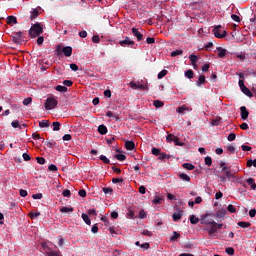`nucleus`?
Listing matches in <instances>:
<instances>
[{
	"mask_svg": "<svg viewBox=\"0 0 256 256\" xmlns=\"http://www.w3.org/2000/svg\"><path fill=\"white\" fill-rule=\"evenodd\" d=\"M43 34V27L40 23L33 24L32 27H30L29 30V36L33 39L40 37V35Z\"/></svg>",
	"mask_w": 256,
	"mask_h": 256,
	"instance_id": "f257e3e1",
	"label": "nucleus"
},
{
	"mask_svg": "<svg viewBox=\"0 0 256 256\" xmlns=\"http://www.w3.org/2000/svg\"><path fill=\"white\" fill-rule=\"evenodd\" d=\"M62 54L65 57H71V55H72V47L71 46H66L64 48H61L60 45L56 46V50H55L56 57H60Z\"/></svg>",
	"mask_w": 256,
	"mask_h": 256,
	"instance_id": "f03ea898",
	"label": "nucleus"
},
{
	"mask_svg": "<svg viewBox=\"0 0 256 256\" xmlns=\"http://www.w3.org/2000/svg\"><path fill=\"white\" fill-rule=\"evenodd\" d=\"M214 217H215L214 214H204L203 216H201L200 224L201 225H212V224L216 223L214 221Z\"/></svg>",
	"mask_w": 256,
	"mask_h": 256,
	"instance_id": "7ed1b4c3",
	"label": "nucleus"
},
{
	"mask_svg": "<svg viewBox=\"0 0 256 256\" xmlns=\"http://www.w3.org/2000/svg\"><path fill=\"white\" fill-rule=\"evenodd\" d=\"M58 105V101L54 97H49L46 99V103H44V108L46 111H51L56 108Z\"/></svg>",
	"mask_w": 256,
	"mask_h": 256,
	"instance_id": "20e7f679",
	"label": "nucleus"
},
{
	"mask_svg": "<svg viewBox=\"0 0 256 256\" xmlns=\"http://www.w3.org/2000/svg\"><path fill=\"white\" fill-rule=\"evenodd\" d=\"M118 44L123 48H133L135 46V42L129 36L124 37V40H120Z\"/></svg>",
	"mask_w": 256,
	"mask_h": 256,
	"instance_id": "39448f33",
	"label": "nucleus"
},
{
	"mask_svg": "<svg viewBox=\"0 0 256 256\" xmlns=\"http://www.w3.org/2000/svg\"><path fill=\"white\" fill-rule=\"evenodd\" d=\"M221 26H215V28L212 30V33H214L215 38L217 39H223L226 37L227 32L226 31H221Z\"/></svg>",
	"mask_w": 256,
	"mask_h": 256,
	"instance_id": "423d86ee",
	"label": "nucleus"
},
{
	"mask_svg": "<svg viewBox=\"0 0 256 256\" xmlns=\"http://www.w3.org/2000/svg\"><path fill=\"white\" fill-rule=\"evenodd\" d=\"M204 231L207 232V234H209L210 236L214 235L215 233H217L218 229L216 226L214 225H207V227L204 229Z\"/></svg>",
	"mask_w": 256,
	"mask_h": 256,
	"instance_id": "0eeeda50",
	"label": "nucleus"
},
{
	"mask_svg": "<svg viewBox=\"0 0 256 256\" xmlns=\"http://www.w3.org/2000/svg\"><path fill=\"white\" fill-rule=\"evenodd\" d=\"M240 115H241V120H247L249 117V112L246 109L245 106L240 107Z\"/></svg>",
	"mask_w": 256,
	"mask_h": 256,
	"instance_id": "6e6552de",
	"label": "nucleus"
},
{
	"mask_svg": "<svg viewBox=\"0 0 256 256\" xmlns=\"http://www.w3.org/2000/svg\"><path fill=\"white\" fill-rule=\"evenodd\" d=\"M21 37H23V32L18 31V32L14 33L13 39H12L13 43L20 44Z\"/></svg>",
	"mask_w": 256,
	"mask_h": 256,
	"instance_id": "1a4fd4ad",
	"label": "nucleus"
},
{
	"mask_svg": "<svg viewBox=\"0 0 256 256\" xmlns=\"http://www.w3.org/2000/svg\"><path fill=\"white\" fill-rule=\"evenodd\" d=\"M181 216H183V210L178 209L177 212H174V214H172V219L174 220V222H178L181 220Z\"/></svg>",
	"mask_w": 256,
	"mask_h": 256,
	"instance_id": "9d476101",
	"label": "nucleus"
},
{
	"mask_svg": "<svg viewBox=\"0 0 256 256\" xmlns=\"http://www.w3.org/2000/svg\"><path fill=\"white\" fill-rule=\"evenodd\" d=\"M42 143H44L45 146H47V148H55L57 146V142H55L54 140H41Z\"/></svg>",
	"mask_w": 256,
	"mask_h": 256,
	"instance_id": "9b49d317",
	"label": "nucleus"
},
{
	"mask_svg": "<svg viewBox=\"0 0 256 256\" xmlns=\"http://www.w3.org/2000/svg\"><path fill=\"white\" fill-rule=\"evenodd\" d=\"M132 35H134V37H137L138 42L143 40V35L140 33V31L137 30L136 27L132 28Z\"/></svg>",
	"mask_w": 256,
	"mask_h": 256,
	"instance_id": "f8f14e48",
	"label": "nucleus"
},
{
	"mask_svg": "<svg viewBox=\"0 0 256 256\" xmlns=\"http://www.w3.org/2000/svg\"><path fill=\"white\" fill-rule=\"evenodd\" d=\"M221 173H223V175H221V177H226L228 178V180L234 179L235 176L234 174L231 173V170H221Z\"/></svg>",
	"mask_w": 256,
	"mask_h": 256,
	"instance_id": "ddd939ff",
	"label": "nucleus"
},
{
	"mask_svg": "<svg viewBox=\"0 0 256 256\" xmlns=\"http://www.w3.org/2000/svg\"><path fill=\"white\" fill-rule=\"evenodd\" d=\"M124 147L127 151H132L135 149V143L133 141H126L124 142Z\"/></svg>",
	"mask_w": 256,
	"mask_h": 256,
	"instance_id": "4468645a",
	"label": "nucleus"
},
{
	"mask_svg": "<svg viewBox=\"0 0 256 256\" xmlns=\"http://www.w3.org/2000/svg\"><path fill=\"white\" fill-rule=\"evenodd\" d=\"M217 51H218V58L225 59L227 51L224 48H221V47H218Z\"/></svg>",
	"mask_w": 256,
	"mask_h": 256,
	"instance_id": "2eb2a0df",
	"label": "nucleus"
},
{
	"mask_svg": "<svg viewBox=\"0 0 256 256\" xmlns=\"http://www.w3.org/2000/svg\"><path fill=\"white\" fill-rule=\"evenodd\" d=\"M189 60H190V64L192 66H194V68H196V64H197V61H198L197 55H194V54L189 55Z\"/></svg>",
	"mask_w": 256,
	"mask_h": 256,
	"instance_id": "dca6fc26",
	"label": "nucleus"
},
{
	"mask_svg": "<svg viewBox=\"0 0 256 256\" xmlns=\"http://www.w3.org/2000/svg\"><path fill=\"white\" fill-rule=\"evenodd\" d=\"M226 214H227L226 209H221V210H218L217 214L214 215V217L221 219V218H225Z\"/></svg>",
	"mask_w": 256,
	"mask_h": 256,
	"instance_id": "f3484780",
	"label": "nucleus"
},
{
	"mask_svg": "<svg viewBox=\"0 0 256 256\" xmlns=\"http://www.w3.org/2000/svg\"><path fill=\"white\" fill-rule=\"evenodd\" d=\"M17 24V17L7 16V25Z\"/></svg>",
	"mask_w": 256,
	"mask_h": 256,
	"instance_id": "a211bd4d",
	"label": "nucleus"
},
{
	"mask_svg": "<svg viewBox=\"0 0 256 256\" xmlns=\"http://www.w3.org/2000/svg\"><path fill=\"white\" fill-rule=\"evenodd\" d=\"M189 221H190V224H192V225H197V223L201 222V219H198V218H197L196 216H194V215H190Z\"/></svg>",
	"mask_w": 256,
	"mask_h": 256,
	"instance_id": "6ab92c4d",
	"label": "nucleus"
},
{
	"mask_svg": "<svg viewBox=\"0 0 256 256\" xmlns=\"http://www.w3.org/2000/svg\"><path fill=\"white\" fill-rule=\"evenodd\" d=\"M237 225H238V227H241L243 229H248V228L251 227V223L250 222H243V221H241V222H238Z\"/></svg>",
	"mask_w": 256,
	"mask_h": 256,
	"instance_id": "aec40b11",
	"label": "nucleus"
},
{
	"mask_svg": "<svg viewBox=\"0 0 256 256\" xmlns=\"http://www.w3.org/2000/svg\"><path fill=\"white\" fill-rule=\"evenodd\" d=\"M241 92H243L244 95L252 98L254 97V94H252L251 90H249L248 88H240Z\"/></svg>",
	"mask_w": 256,
	"mask_h": 256,
	"instance_id": "412c9836",
	"label": "nucleus"
},
{
	"mask_svg": "<svg viewBox=\"0 0 256 256\" xmlns=\"http://www.w3.org/2000/svg\"><path fill=\"white\" fill-rule=\"evenodd\" d=\"M98 133H100V135H106L107 127L105 125L98 126Z\"/></svg>",
	"mask_w": 256,
	"mask_h": 256,
	"instance_id": "4be33fe9",
	"label": "nucleus"
},
{
	"mask_svg": "<svg viewBox=\"0 0 256 256\" xmlns=\"http://www.w3.org/2000/svg\"><path fill=\"white\" fill-rule=\"evenodd\" d=\"M205 83H206L205 76L201 75L200 77H198L197 87H200L201 85H205Z\"/></svg>",
	"mask_w": 256,
	"mask_h": 256,
	"instance_id": "5701e85b",
	"label": "nucleus"
},
{
	"mask_svg": "<svg viewBox=\"0 0 256 256\" xmlns=\"http://www.w3.org/2000/svg\"><path fill=\"white\" fill-rule=\"evenodd\" d=\"M142 84L140 82L135 83L134 81H130L129 87L132 90H137L138 87H140Z\"/></svg>",
	"mask_w": 256,
	"mask_h": 256,
	"instance_id": "b1692460",
	"label": "nucleus"
},
{
	"mask_svg": "<svg viewBox=\"0 0 256 256\" xmlns=\"http://www.w3.org/2000/svg\"><path fill=\"white\" fill-rule=\"evenodd\" d=\"M178 177L183 180L184 182H190L191 181V177H189L187 174H178Z\"/></svg>",
	"mask_w": 256,
	"mask_h": 256,
	"instance_id": "393cba45",
	"label": "nucleus"
},
{
	"mask_svg": "<svg viewBox=\"0 0 256 256\" xmlns=\"http://www.w3.org/2000/svg\"><path fill=\"white\" fill-rule=\"evenodd\" d=\"M61 213H73L74 212V208L73 207H62L60 209Z\"/></svg>",
	"mask_w": 256,
	"mask_h": 256,
	"instance_id": "a878e982",
	"label": "nucleus"
},
{
	"mask_svg": "<svg viewBox=\"0 0 256 256\" xmlns=\"http://www.w3.org/2000/svg\"><path fill=\"white\" fill-rule=\"evenodd\" d=\"M184 77H186L187 79H193L194 78V71L187 70L186 72H184Z\"/></svg>",
	"mask_w": 256,
	"mask_h": 256,
	"instance_id": "bb28decb",
	"label": "nucleus"
},
{
	"mask_svg": "<svg viewBox=\"0 0 256 256\" xmlns=\"http://www.w3.org/2000/svg\"><path fill=\"white\" fill-rule=\"evenodd\" d=\"M246 182L248 183L249 186H251V190H255L256 189V184H255V180L252 178H249L248 180H246Z\"/></svg>",
	"mask_w": 256,
	"mask_h": 256,
	"instance_id": "cd10ccee",
	"label": "nucleus"
},
{
	"mask_svg": "<svg viewBox=\"0 0 256 256\" xmlns=\"http://www.w3.org/2000/svg\"><path fill=\"white\" fill-rule=\"evenodd\" d=\"M81 218L83 219L84 223H86V225H91V219H89V216H87V214H81Z\"/></svg>",
	"mask_w": 256,
	"mask_h": 256,
	"instance_id": "c85d7f7f",
	"label": "nucleus"
},
{
	"mask_svg": "<svg viewBox=\"0 0 256 256\" xmlns=\"http://www.w3.org/2000/svg\"><path fill=\"white\" fill-rule=\"evenodd\" d=\"M154 106H155V108L160 109L161 107L165 106V103L163 101H160V100H155L154 101Z\"/></svg>",
	"mask_w": 256,
	"mask_h": 256,
	"instance_id": "c756f323",
	"label": "nucleus"
},
{
	"mask_svg": "<svg viewBox=\"0 0 256 256\" xmlns=\"http://www.w3.org/2000/svg\"><path fill=\"white\" fill-rule=\"evenodd\" d=\"M183 168H184L185 170L192 171V170L195 169V166H194L193 164H191V163H184V164H183Z\"/></svg>",
	"mask_w": 256,
	"mask_h": 256,
	"instance_id": "7c9ffc66",
	"label": "nucleus"
},
{
	"mask_svg": "<svg viewBox=\"0 0 256 256\" xmlns=\"http://www.w3.org/2000/svg\"><path fill=\"white\" fill-rule=\"evenodd\" d=\"M158 156H160V157H158V160H160V161H163V160H165V159H167V160L171 159V155H168V154H166V153H161V154L158 155Z\"/></svg>",
	"mask_w": 256,
	"mask_h": 256,
	"instance_id": "2f4dec72",
	"label": "nucleus"
},
{
	"mask_svg": "<svg viewBox=\"0 0 256 256\" xmlns=\"http://www.w3.org/2000/svg\"><path fill=\"white\" fill-rule=\"evenodd\" d=\"M127 219L129 220H134L135 218V212L133 210H128L127 214H126Z\"/></svg>",
	"mask_w": 256,
	"mask_h": 256,
	"instance_id": "473e14b6",
	"label": "nucleus"
},
{
	"mask_svg": "<svg viewBox=\"0 0 256 256\" xmlns=\"http://www.w3.org/2000/svg\"><path fill=\"white\" fill-rule=\"evenodd\" d=\"M55 90L59 91L61 93H65V92H67V87L66 86H62V85H58V86L55 87Z\"/></svg>",
	"mask_w": 256,
	"mask_h": 256,
	"instance_id": "72a5a7b5",
	"label": "nucleus"
},
{
	"mask_svg": "<svg viewBox=\"0 0 256 256\" xmlns=\"http://www.w3.org/2000/svg\"><path fill=\"white\" fill-rule=\"evenodd\" d=\"M180 55H183V50H175L170 53V57H176Z\"/></svg>",
	"mask_w": 256,
	"mask_h": 256,
	"instance_id": "f704fd0d",
	"label": "nucleus"
},
{
	"mask_svg": "<svg viewBox=\"0 0 256 256\" xmlns=\"http://www.w3.org/2000/svg\"><path fill=\"white\" fill-rule=\"evenodd\" d=\"M151 153H152V155H154L156 157H158L161 154H165V153H161V150L158 148H152Z\"/></svg>",
	"mask_w": 256,
	"mask_h": 256,
	"instance_id": "c9c22d12",
	"label": "nucleus"
},
{
	"mask_svg": "<svg viewBox=\"0 0 256 256\" xmlns=\"http://www.w3.org/2000/svg\"><path fill=\"white\" fill-rule=\"evenodd\" d=\"M178 238H180V233L174 231L173 235L170 237V242H175Z\"/></svg>",
	"mask_w": 256,
	"mask_h": 256,
	"instance_id": "e433bc0d",
	"label": "nucleus"
},
{
	"mask_svg": "<svg viewBox=\"0 0 256 256\" xmlns=\"http://www.w3.org/2000/svg\"><path fill=\"white\" fill-rule=\"evenodd\" d=\"M52 127H53V131L57 132V131H60L61 124L60 122H53Z\"/></svg>",
	"mask_w": 256,
	"mask_h": 256,
	"instance_id": "4c0bfd02",
	"label": "nucleus"
},
{
	"mask_svg": "<svg viewBox=\"0 0 256 256\" xmlns=\"http://www.w3.org/2000/svg\"><path fill=\"white\" fill-rule=\"evenodd\" d=\"M100 161H103V163L106 165L111 164V160L107 159L105 155H100Z\"/></svg>",
	"mask_w": 256,
	"mask_h": 256,
	"instance_id": "58836bf2",
	"label": "nucleus"
},
{
	"mask_svg": "<svg viewBox=\"0 0 256 256\" xmlns=\"http://www.w3.org/2000/svg\"><path fill=\"white\" fill-rule=\"evenodd\" d=\"M115 159H117L118 161H126V155L125 154H117L115 155Z\"/></svg>",
	"mask_w": 256,
	"mask_h": 256,
	"instance_id": "ea45409f",
	"label": "nucleus"
},
{
	"mask_svg": "<svg viewBox=\"0 0 256 256\" xmlns=\"http://www.w3.org/2000/svg\"><path fill=\"white\" fill-rule=\"evenodd\" d=\"M46 256H61L60 251H49L46 252Z\"/></svg>",
	"mask_w": 256,
	"mask_h": 256,
	"instance_id": "a19ab883",
	"label": "nucleus"
},
{
	"mask_svg": "<svg viewBox=\"0 0 256 256\" xmlns=\"http://www.w3.org/2000/svg\"><path fill=\"white\" fill-rule=\"evenodd\" d=\"M162 201L163 198H161L160 196H155V199L152 201V203H154V205H160Z\"/></svg>",
	"mask_w": 256,
	"mask_h": 256,
	"instance_id": "79ce46f5",
	"label": "nucleus"
},
{
	"mask_svg": "<svg viewBox=\"0 0 256 256\" xmlns=\"http://www.w3.org/2000/svg\"><path fill=\"white\" fill-rule=\"evenodd\" d=\"M39 15V12L37 9H33L32 12H30V18L36 19Z\"/></svg>",
	"mask_w": 256,
	"mask_h": 256,
	"instance_id": "37998d69",
	"label": "nucleus"
},
{
	"mask_svg": "<svg viewBox=\"0 0 256 256\" xmlns=\"http://www.w3.org/2000/svg\"><path fill=\"white\" fill-rule=\"evenodd\" d=\"M220 167H221V171L223 172L231 170V167L226 166L225 162H221Z\"/></svg>",
	"mask_w": 256,
	"mask_h": 256,
	"instance_id": "c03bdc74",
	"label": "nucleus"
},
{
	"mask_svg": "<svg viewBox=\"0 0 256 256\" xmlns=\"http://www.w3.org/2000/svg\"><path fill=\"white\" fill-rule=\"evenodd\" d=\"M246 166L248 168H251L252 166H254V168H256V159L254 160H248V162L246 163Z\"/></svg>",
	"mask_w": 256,
	"mask_h": 256,
	"instance_id": "a18cd8bd",
	"label": "nucleus"
},
{
	"mask_svg": "<svg viewBox=\"0 0 256 256\" xmlns=\"http://www.w3.org/2000/svg\"><path fill=\"white\" fill-rule=\"evenodd\" d=\"M175 139H178V137L174 136V134H169L166 136L167 142H173Z\"/></svg>",
	"mask_w": 256,
	"mask_h": 256,
	"instance_id": "49530a36",
	"label": "nucleus"
},
{
	"mask_svg": "<svg viewBox=\"0 0 256 256\" xmlns=\"http://www.w3.org/2000/svg\"><path fill=\"white\" fill-rule=\"evenodd\" d=\"M204 164H205L207 167H211V165H212V159H211V157H206V158H204Z\"/></svg>",
	"mask_w": 256,
	"mask_h": 256,
	"instance_id": "de8ad7c7",
	"label": "nucleus"
},
{
	"mask_svg": "<svg viewBox=\"0 0 256 256\" xmlns=\"http://www.w3.org/2000/svg\"><path fill=\"white\" fill-rule=\"evenodd\" d=\"M40 215V212H30L29 217L30 219H37Z\"/></svg>",
	"mask_w": 256,
	"mask_h": 256,
	"instance_id": "09e8293b",
	"label": "nucleus"
},
{
	"mask_svg": "<svg viewBox=\"0 0 256 256\" xmlns=\"http://www.w3.org/2000/svg\"><path fill=\"white\" fill-rule=\"evenodd\" d=\"M40 128H47L49 127V121L48 120H43L39 124Z\"/></svg>",
	"mask_w": 256,
	"mask_h": 256,
	"instance_id": "8fccbe9b",
	"label": "nucleus"
},
{
	"mask_svg": "<svg viewBox=\"0 0 256 256\" xmlns=\"http://www.w3.org/2000/svg\"><path fill=\"white\" fill-rule=\"evenodd\" d=\"M36 163L44 165L46 164V159H44L43 157H36Z\"/></svg>",
	"mask_w": 256,
	"mask_h": 256,
	"instance_id": "3c124183",
	"label": "nucleus"
},
{
	"mask_svg": "<svg viewBox=\"0 0 256 256\" xmlns=\"http://www.w3.org/2000/svg\"><path fill=\"white\" fill-rule=\"evenodd\" d=\"M225 252H226V254H228L229 256H234V254H235V250H234V248H226V250H225Z\"/></svg>",
	"mask_w": 256,
	"mask_h": 256,
	"instance_id": "603ef678",
	"label": "nucleus"
},
{
	"mask_svg": "<svg viewBox=\"0 0 256 256\" xmlns=\"http://www.w3.org/2000/svg\"><path fill=\"white\" fill-rule=\"evenodd\" d=\"M172 142H174L175 146H180V147L185 146V143L180 142V139H179V138H175V140L172 141Z\"/></svg>",
	"mask_w": 256,
	"mask_h": 256,
	"instance_id": "864d4df0",
	"label": "nucleus"
},
{
	"mask_svg": "<svg viewBox=\"0 0 256 256\" xmlns=\"http://www.w3.org/2000/svg\"><path fill=\"white\" fill-rule=\"evenodd\" d=\"M166 75H168V70H163L158 73V79H163V77H165Z\"/></svg>",
	"mask_w": 256,
	"mask_h": 256,
	"instance_id": "5fc2aeb1",
	"label": "nucleus"
},
{
	"mask_svg": "<svg viewBox=\"0 0 256 256\" xmlns=\"http://www.w3.org/2000/svg\"><path fill=\"white\" fill-rule=\"evenodd\" d=\"M138 218H140L142 220L147 218V214H146L145 210H140Z\"/></svg>",
	"mask_w": 256,
	"mask_h": 256,
	"instance_id": "6e6d98bb",
	"label": "nucleus"
},
{
	"mask_svg": "<svg viewBox=\"0 0 256 256\" xmlns=\"http://www.w3.org/2000/svg\"><path fill=\"white\" fill-rule=\"evenodd\" d=\"M188 110V107H186L185 105L178 107L177 112L178 113H185V111Z\"/></svg>",
	"mask_w": 256,
	"mask_h": 256,
	"instance_id": "4d7b16f0",
	"label": "nucleus"
},
{
	"mask_svg": "<svg viewBox=\"0 0 256 256\" xmlns=\"http://www.w3.org/2000/svg\"><path fill=\"white\" fill-rule=\"evenodd\" d=\"M104 194H112L114 190L111 187L103 188Z\"/></svg>",
	"mask_w": 256,
	"mask_h": 256,
	"instance_id": "13d9d810",
	"label": "nucleus"
},
{
	"mask_svg": "<svg viewBox=\"0 0 256 256\" xmlns=\"http://www.w3.org/2000/svg\"><path fill=\"white\" fill-rule=\"evenodd\" d=\"M32 139L33 140H41V141H43V138H41L40 134H38V133H33L32 134Z\"/></svg>",
	"mask_w": 256,
	"mask_h": 256,
	"instance_id": "bf43d9fd",
	"label": "nucleus"
},
{
	"mask_svg": "<svg viewBox=\"0 0 256 256\" xmlns=\"http://www.w3.org/2000/svg\"><path fill=\"white\" fill-rule=\"evenodd\" d=\"M31 103H32V98H30V97L23 100L24 106L30 105Z\"/></svg>",
	"mask_w": 256,
	"mask_h": 256,
	"instance_id": "052dcab7",
	"label": "nucleus"
},
{
	"mask_svg": "<svg viewBox=\"0 0 256 256\" xmlns=\"http://www.w3.org/2000/svg\"><path fill=\"white\" fill-rule=\"evenodd\" d=\"M63 197H71V190L64 189L63 190Z\"/></svg>",
	"mask_w": 256,
	"mask_h": 256,
	"instance_id": "680f3d73",
	"label": "nucleus"
},
{
	"mask_svg": "<svg viewBox=\"0 0 256 256\" xmlns=\"http://www.w3.org/2000/svg\"><path fill=\"white\" fill-rule=\"evenodd\" d=\"M74 83L71 80H64L63 85L66 87H72Z\"/></svg>",
	"mask_w": 256,
	"mask_h": 256,
	"instance_id": "e2e57ef3",
	"label": "nucleus"
},
{
	"mask_svg": "<svg viewBox=\"0 0 256 256\" xmlns=\"http://www.w3.org/2000/svg\"><path fill=\"white\" fill-rule=\"evenodd\" d=\"M147 44H155V38L154 37H147L146 38Z\"/></svg>",
	"mask_w": 256,
	"mask_h": 256,
	"instance_id": "0e129e2a",
	"label": "nucleus"
},
{
	"mask_svg": "<svg viewBox=\"0 0 256 256\" xmlns=\"http://www.w3.org/2000/svg\"><path fill=\"white\" fill-rule=\"evenodd\" d=\"M32 198L37 200V199H43V194L41 193H38V194H33L32 195Z\"/></svg>",
	"mask_w": 256,
	"mask_h": 256,
	"instance_id": "69168bd1",
	"label": "nucleus"
},
{
	"mask_svg": "<svg viewBox=\"0 0 256 256\" xmlns=\"http://www.w3.org/2000/svg\"><path fill=\"white\" fill-rule=\"evenodd\" d=\"M228 211H229V213H231V214L236 213V210H235L234 205H229V206H228Z\"/></svg>",
	"mask_w": 256,
	"mask_h": 256,
	"instance_id": "338daca9",
	"label": "nucleus"
},
{
	"mask_svg": "<svg viewBox=\"0 0 256 256\" xmlns=\"http://www.w3.org/2000/svg\"><path fill=\"white\" fill-rule=\"evenodd\" d=\"M11 125H12L13 128L21 129V125H20V123L18 121L12 122Z\"/></svg>",
	"mask_w": 256,
	"mask_h": 256,
	"instance_id": "774afa93",
	"label": "nucleus"
}]
</instances>
